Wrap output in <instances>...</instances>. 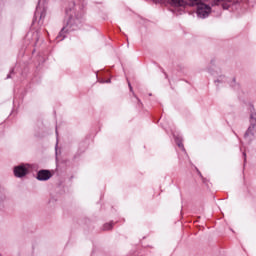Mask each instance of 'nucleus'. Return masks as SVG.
I'll return each mask as SVG.
<instances>
[{
	"label": "nucleus",
	"instance_id": "7ed1b4c3",
	"mask_svg": "<svg viewBox=\"0 0 256 256\" xmlns=\"http://www.w3.org/2000/svg\"><path fill=\"white\" fill-rule=\"evenodd\" d=\"M51 177H53V174L49 170H40L37 175L38 181H48Z\"/></svg>",
	"mask_w": 256,
	"mask_h": 256
},
{
	"label": "nucleus",
	"instance_id": "f257e3e1",
	"mask_svg": "<svg viewBox=\"0 0 256 256\" xmlns=\"http://www.w3.org/2000/svg\"><path fill=\"white\" fill-rule=\"evenodd\" d=\"M197 7V15L201 19H205V17L209 16V13H211V7L205 3H198L196 4Z\"/></svg>",
	"mask_w": 256,
	"mask_h": 256
},
{
	"label": "nucleus",
	"instance_id": "423d86ee",
	"mask_svg": "<svg viewBox=\"0 0 256 256\" xmlns=\"http://www.w3.org/2000/svg\"><path fill=\"white\" fill-rule=\"evenodd\" d=\"M111 228V224H106L105 226H104V229H110Z\"/></svg>",
	"mask_w": 256,
	"mask_h": 256
},
{
	"label": "nucleus",
	"instance_id": "f03ea898",
	"mask_svg": "<svg viewBox=\"0 0 256 256\" xmlns=\"http://www.w3.org/2000/svg\"><path fill=\"white\" fill-rule=\"evenodd\" d=\"M27 173H29L27 166L20 165L14 168L15 177H25Z\"/></svg>",
	"mask_w": 256,
	"mask_h": 256
},
{
	"label": "nucleus",
	"instance_id": "20e7f679",
	"mask_svg": "<svg viewBox=\"0 0 256 256\" xmlns=\"http://www.w3.org/2000/svg\"><path fill=\"white\" fill-rule=\"evenodd\" d=\"M172 4L175 5L176 7H181L182 5L185 4L183 0H171Z\"/></svg>",
	"mask_w": 256,
	"mask_h": 256
},
{
	"label": "nucleus",
	"instance_id": "39448f33",
	"mask_svg": "<svg viewBox=\"0 0 256 256\" xmlns=\"http://www.w3.org/2000/svg\"><path fill=\"white\" fill-rule=\"evenodd\" d=\"M190 5H199L201 3V0H188Z\"/></svg>",
	"mask_w": 256,
	"mask_h": 256
},
{
	"label": "nucleus",
	"instance_id": "0eeeda50",
	"mask_svg": "<svg viewBox=\"0 0 256 256\" xmlns=\"http://www.w3.org/2000/svg\"><path fill=\"white\" fill-rule=\"evenodd\" d=\"M250 131H251V129H249V130L246 132V134H245V137H246V138L249 137Z\"/></svg>",
	"mask_w": 256,
	"mask_h": 256
}]
</instances>
